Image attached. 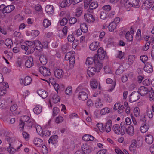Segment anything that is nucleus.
I'll list each match as a JSON object with an SVG mask.
<instances>
[{"mask_svg": "<svg viewBox=\"0 0 154 154\" xmlns=\"http://www.w3.org/2000/svg\"><path fill=\"white\" fill-rule=\"evenodd\" d=\"M94 62L95 67H89L87 70L88 75L90 77H92L96 72H98L102 68V64L98 59L97 55L94 56Z\"/></svg>", "mask_w": 154, "mask_h": 154, "instance_id": "f257e3e1", "label": "nucleus"}, {"mask_svg": "<svg viewBox=\"0 0 154 154\" xmlns=\"http://www.w3.org/2000/svg\"><path fill=\"white\" fill-rule=\"evenodd\" d=\"M139 93L137 91L132 92L129 96V101L131 102H134L137 101L140 98Z\"/></svg>", "mask_w": 154, "mask_h": 154, "instance_id": "f03ea898", "label": "nucleus"}, {"mask_svg": "<svg viewBox=\"0 0 154 154\" xmlns=\"http://www.w3.org/2000/svg\"><path fill=\"white\" fill-rule=\"evenodd\" d=\"M112 129L115 133L117 134L123 135L125 133V130H122L119 124H115L113 127Z\"/></svg>", "mask_w": 154, "mask_h": 154, "instance_id": "7ed1b4c3", "label": "nucleus"}, {"mask_svg": "<svg viewBox=\"0 0 154 154\" xmlns=\"http://www.w3.org/2000/svg\"><path fill=\"white\" fill-rule=\"evenodd\" d=\"M39 72L44 76H49L51 74L49 69L45 66H41L39 69Z\"/></svg>", "mask_w": 154, "mask_h": 154, "instance_id": "20e7f679", "label": "nucleus"}, {"mask_svg": "<svg viewBox=\"0 0 154 154\" xmlns=\"http://www.w3.org/2000/svg\"><path fill=\"white\" fill-rule=\"evenodd\" d=\"M106 82L108 84H112L110 87L111 88L108 90V91H111L115 88L116 83V80L113 81L111 79L108 78L106 79Z\"/></svg>", "mask_w": 154, "mask_h": 154, "instance_id": "39448f33", "label": "nucleus"}, {"mask_svg": "<svg viewBox=\"0 0 154 154\" xmlns=\"http://www.w3.org/2000/svg\"><path fill=\"white\" fill-rule=\"evenodd\" d=\"M149 90L145 86H141L140 87L138 90V93L141 96H144L148 92Z\"/></svg>", "mask_w": 154, "mask_h": 154, "instance_id": "423d86ee", "label": "nucleus"}, {"mask_svg": "<svg viewBox=\"0 0 154 154\" xmlns=\"http://www.w3.org/2000/svg\"><path fill=\"white\" fill-rule=\"evenodd\" d=\"M74 2H75V0H64L62 1L60 5L62 8L69 7L72 3L74 4Z\"/></svg>", "mask_w": 154, "mask_h": 154, "instance_id": "0eeeda50", "label": "nucleus"}, {"mask_svg": "<svg viewBox=\"0 0 154 154\" xmlns=\"http://www.w3.org/2000/svg\"><path fill=\"white\" fill-rule=\"evenodd\" d=\"M82 151L85 154H88L91 151V148L87 144H83L81 147Z\"/></svg>", "mask_w": 154, "mask_h": 154, "instance_id": "6e6552de", "label": "nucleus"}, {"mask_svg": "<svg viewBox=\"0 0 154 154\" xmlns=\"http://www.w3.org/2000/svg\"><path fill=\"white\" fill-rule=\"evenodd\" d=\"M85 20L89 23H92L95 21V19L93 16L89 14H85L84 16Z\"/></svg>", "mask_w": 154, "mask_h": 154, "instance_id": "1a4fd4ad", "label": "nucleus"}, {"mask_svg": "<svg viewBox=\"0 0 154 154\" xmlns=\"http://www.w3.org/2000/svg\"><path fill=\"white\" fill-rule=\"evenodd\" d=\"M64 72L63 70L60 69H56L54 72L55 76L57 78L60 79L63 76Z\"/></svg>", "mask_w": 154, "mask_h": 154, "instance_id": "9d476101", "label": "nucleus"}, {"mask_svg": "<svg viewBox=\"0 0 154 154\" xmlns=\"http://www.w3.org/2000/svg\"><path fill=\"white\" fill-rule=\"evenodd\" d=\"M78 97L79 100L85 101L88 98V95L85 92L81 91L79 93Z\"/></svg>", "mask_w": 154, "mask_h": 154, "instance_id": "9b49d317", "label": "nucleus"}, {"mask_svg": "<svg viewBox=\"0 0 154 154\" xmlns=\"http://www.w3.org/2000/svg\"><path fill=\"white\" fill-rule=\"evenodd\" d=\"M100 46L99 42H94L90 44L89 48L92 51L96 50Z\"/></svg>", "mask_w": 154, "mask_h": 154, "instance_id": "f8f14e48", "label": "nucleus"}, {"mask_svg": "<svg viewBox=\"0 0 154 154\" xmlns=\"http://www.w3.org/2000/svg\"><path fill=\"white\" fill-rule=\"evenodd\" d=\"M144 70L146 72L151 73L153 71V67L150 62H148L144 67Z\"/></svg>", "mask_w": 154, "mask_h": 154, "instance_id": "ddd939ff", "label": "nucleus"}, {"mask_svg": "<svg viewBox=\"0 0 154 154\" xmlns=\"http://www.w3.org/2000/svg\"><path fill=\"white\" fill-rule=\"evenodd\" d=\"M34 63L33 58L32 57H29L26 62L25 65L26 67L29 68L33 66Z\"/></svg>", "mask_w": 154, "mask_h": 154, "instance_id": "4468645a", "label": "nucleus"}, {"mask_svg": "<svg viewBox=\"0 0 154 154\" xmlns=\"http://www.w3.org/2000/svg\"><path fill=\"white\" fill-rule=\"evenodd\" d=\"M137 146V143L136 140H132L131 144L129 146V150L131 152H134L136 150L135 148Z\"/></svg>", "mask_w": 154, "mask_h": 154, "instance_id": "2eb2a0df", "label": "nucleus"}, {"mask_svg": "<svg viewBox=\"0 0 154 154\" xmlns=\"http://www.w3.org/2000/svg\"><path fill=\"white\" fill-rule=\"evenodd\" d=\"M99 83L97 82V80L95 79H93L90 81V85L92 89L96 88Z\"/></svg>", "mask_w": 154, "mask_h": 154, "instance_id": "dca6fc26", "label": "nucleus"}, {"mask_svg": "<svg viewBox=\"0 0 154 154\" xmlns=\"http://www.w3.org/2000/svg\"><path fill=\"white\" fill-rule=\"evenodd\" d=\"M22 146V144H21L18 147H16L15 146H14V147H13L11 146V144H9V147L7 148V150L10 152H14L17 151V150H18Z\"/></svg>", "mask_w": 154, "mask_h": 154, "instance_id": "f3484780", "label": "nucleus"}, {"mask_svg": "<svg viewBox=\"0 0 154 154\" xmlns=\"http://www.w3.org/2000/svg\"><path fill=\"white\" fill-rule=\"evenodd\" d=\"M38 94L43 99L46 98L48 96V92L42 89L38 91Z\"/></svg>", "mask_w": 154, "mask_h": 154, "instance_id": "a211bd4d", "label": "nucleus"}, {"mask_svg": "<svg viewBox=\"0 0 154 154\" xmlns=\"http://www.w3.org/2000/svg\"><path fill=\"white\" fill-rule=\"evenodd\" d=\"M126 133L129 135L132 136L134 132V128L132 125L129 126L128 128L126 129Z\"/></svg>", "mask_w": 154, "mask_h": 154, "instance_id": "6ab92c4d", "label": "nucleus"}, {"mask_svg": "<svg viewBox=\"0 0 154 154\" xmlns=\"http://www.w3.org/2000/svg\"><path fill=\"white\" fill-rule=\"evenodd\" d=\"M112 123V122L111 120H109L107 121L106 124L104 129L106 132H109L111 131Z\"/></svg>", "mask_w": 154, "mask_h": 154, "instance_id": "aec40b11", "label": "nucleus"}, {"mask_svg": "<svg viewBox=\"0 0 154 154\" xmlns=\"http://www.w3.org/2000/svg\"><path fill=\"white\" fill-rule=\"evenodd\" d=\"M34 45L36 50H40L43 47L42 45L41 44L40 42L38 40L34 41Z\"/></svg>", "mask_w": 154, "mask_h": 154, "instance_id": "412c9836", "label": "nucleus"}, {"mask_svg": "<svg viewBox=\"0 0 154 154\" xmlns=\"http://www.w3.org/2000/svg\"><path fill=\"white\" fill-rule=\"evenodd\" d=\"M145 141L147 144H151L153 142V137L151 134L147 135L146 137Z\"/></svg>", "mask_w": 154, "mask_h": 154, "instance_id": "4be33fe9", "label": "nucleus"}, {"mask_svg": "<svg viewBox=\"0 0 154 154\" xmlns=\"http://www.w3.org/2000/svg\"><path fill=\"white\" fill-rule=\"evenodd\" d=\"M53 6L51 5H47L45 8L46 12L49 14H52L54 11Z\"/></svg>", "mask_w": 154, "mask_h": 154, "instance_id": "5701e85b", "label": "nucleus"}, {"mask_svg": "<svg viewBox=\"0 0 154 154\" xmlns=\"http://www.w3.org/2000/svg\"><path fill=\"white\" fill-rule=\"evenodd\" d=\"M34 143L37 147H41L43 144V141L40 139L36 138L33 140Z\"/></svg>", "mask_w": 154, "mask_h": 154, "instance_id": "b1692460", "label": "nucleus"}, {"mask_svg": "<svg viewBox=\"0 0 154 154\" xmlns=\"http://www.w3.org/2000/svg\"><path fill=\"white\" fill-rule=\"evenodd\" d=\"M149 128V125L146 124H145L144 122L143 124V125L141 126L140 129L142 133H145L148 130Z\"/></svg>", "mask_w": 154, "mask_h": 154, "instance_id": "393cba45", "label": "nucleus"}, {"mask_svg": "<svg viewBox=\"0 0 154 154\" xmlns=\"http://www.w3.org/2000/svg\"><path fill=\"white\" fill-rule=\"evenodd\" d=\"M117 26L116 23L114 22H111L109 26V30L111 32L114 31Z\"/></svg>", "mask_w": 154, "mask_h": 154, "instance_id": "a878e982", "label": "nucleus"}, {"mask_svg": "<svg viewBox=\"0 0 154 154\" xmlns=\"http://www.w3.org/2000/svg\"><path fill=\"white\" fill-rule=\"evenodd\" d=\"M58 138V136L57 135H54L51 136L49 139L48 142L49 143H51L52 144L55 143V141Z\"/></svg>", "mask_w": 154, "mask_h": 154, "instance_id": "bb28decb", "label": "nucleus"}, {"mask_svg": "<svg viewBox=\"0 0 154 154\" xmlns=\"http://www.w3.org/2000/svg\"><path fill=\"white\" fill-rule=\"evenodd\" d=\"M23 81V83L24 85H29L31 83L32 79L29 76H26L25 78Z\"/></svg>", "mask_w": 154, "mask_h": 154, "instance_id": "cd10ccee", "label": "nucleus"}, {"mask_svg": "<svg viewBox=\"0 0 154 154\" xmlns=\"http://www.w3.org/2000/svg\"><path fill=\"white\" fill-rule=\"evenodd\" d=\"M42 107L38 106H36L33 109V111L36 114H39L42 112Z\"/></svg>", "mask_w": 154, "mask_h": 154, "instance_id": "c85d7f7f", "label": "nucleus"}, {"mask_svg": "<svg viewBox=\"0 0 154 154\" xmlns=\"http://www.w3.org/2000/svg\"><path fill=\"white\" fill-rule=\"evenodd\" d=\"M15 8V7L13 5H9L6 7L5 13H8L12 11Z\"/></svg>", "mask_w": 154, "mask_h": 154, "instance_id": "c756f323", "label": "nucleus"}, {"mask_svg": "<svg viewBox=\"0 0 154 154\" xmlns=\"http://www.w3.org/2000/svg\"><path fill=\"white\" fill-rule=\"evenodd\" d=\"M51 131L48 130H45L42 131L40 135L43 137H46L49 136L51 134Z\"/></svg>", "mask_w": 154, "mask_h": 154, "instance_id": "7c9ffc66", "label": "nucleus"}, {"mask_svg": "<svg viewBox=\"0 0 154 154\" xmlns=\"http://www.w3.org/2000/svg\"><path fill=\"white\" fill-rule=\"evenodd\" d=\"M39 60L41 63L43 65H45L47 63V58L44 55H41L40 56Z\"/></svg>", "mask_w": 154, "mask_h": 154, "instance_id": "2f4dec72", "label": "nucleus"}, {"mask_svg": "<svg viewBox=\"0 0 154 154\" xmlns=\"http://www.w3.org/2000/svg\"><path fill=\"white\" fill-rule=\"evenodd\" d=\"M101 101V99L100 98L96 100L95 103V106L97 108H99L103 106V105Z\"/></svg>", "mask_w": 154, "mask_h": 154, "instance_id": "473e14b6", "label": "nucleus"}, {"mask_svg": "<svg viewBox=\"0 0 154 154\" xmlns=\"http://www.w3.org/2000/svg\"><path fill=\"white\" fill-rule=\"evenodd\" d=\"M125 37L128 41H132L133 40V36L130 34L129 31L127 32L125 34Z\"/></svg>", "mask_w": 154, "mask_h": 154, "instance_id": "72a5a7b5", "label": "nucleus"}, {"mask_svg": "<svg viewBox=\"0 0 154 154\" xmlns=\"http://www.w3.org/2000/svg\"><path fill=\"white\" fill-rule=\"evenodd\" d=\"M25 124L26 126L28 127L29 129H31L34 125V122L30 120L27 121Z\"/></svg>", "mask_w": 154, "mask_h": 154, "instance_id": "f704fd0d", "label": "nucleus"}, {"mask_svg": "<svg viewBox=\"0 0 154 154\" xmlns=\"http://www.w3.org/2000/svg\"><path fill=\"white\" fill-rule=\"evenodd\" d=\"M80 28L81 31L84 33L88 31V29L87 26L84 23H82L80 25Z\"/></svg>", "mask_w": 154, "mask_h": 154, "instance_id": "c9c22d12", "label": "nucleus"}, {"mask_svg": "<svg viewBox=\"0 0 154 154\" xmlns=\"http://www.w3.org/2000/svg\"><path fill=\"white\" fill-rule=\"evenodd\" d=\"M25 122L23 121L21 119H20L18 127L19 128H20V130H22V131H23L24 126L25 125Z\"/></svg>", "mask_w": 154, "mask_h": 154, "instance_id": "e433bc0d", "label": "nucleus"}, {"mask_svg": "<svg viewBox=\"0 0 154 154\" xmlns=\"http://www.w3.org/2000/svg\"><path fill=\"white\" fill-rule=\"evenodd\" d=\"M98 6L97 2H92L90 4L89 8L90 9H93L96 8Z\"/></svg>", "mask_w": 154, "mask_h": 154, "instance_id": "4c0bfd02", "label": "nucleus"}, {"mask_svg": "<svg viewBox=\"0 0 154 154\" xmlns=\"http://www.w3.org/2000/svg\"><path fill=\"white\" fill-rule=\"evenodd\" d=\"M110 110L109 109L107 108L106 107L102 109L100 111V113L102 115H105L106 113H108L110 112Z\"/></svg>", "mask_w": 154, "mask_h": 154, "instance_id": "58836bf2", "label": "nucleus"}, {"mask_svg": "<svg viewBox=\"0 0 154 154\" xmlns=\"http://www.w3.org/2000/svg\"><path fill=\"white\" fill-rule=\"evenodd\" d=\"M34 46H30L28 47L29 50H27L25 52V54L27 55H29V54L32 53L35 51Z\"/></svg>", "mask_w": 154, "mask_h": 154, "instance_id": "ea45409f", "label": "nucleus"}, {"mask_svg": "<svg viewBox=\"0 0 154 154\" xmlns=\"http://www.w3.org/2000/svg\"><path fill=\"white\" fill-rule=\"evenodd\" d=\"M52 99L54 103H57L60 101V99L59 96L55 94L53 95Z\"/></svg>", "mask_w": 154, "mask_h": 154, "instance_id": "a19ab883", "label": "nucleus"}, {"mask_svg": "<svg viewBox=\"0 0 154 154\" xmlns=\"http://www.w3.org/2000/svg\"><path fill=\"white\" fill-rule=\"evenodd\" d=\"M132 7L137 8L139 7V3L137 0H129Z\"/></svg>", "mask_w": 154, "mask_h": 154, "instance_id": "79ce46f5", "label": "nucleus"}, {"mask_svg": "<svg viewBox=\"0 0 154 154\" xmlns=\"http://www.w3.org/2000/svg\"><path fill=\"white\" fill-rule=\"evenodd\" d=\"M82 10L81 8H78L76 9V11L75 13V16L79 17L82 13Z\"/></svg>", "mask_w": 154, "mask_h": 154, "instance_id": "37998d69", "label": "nucleus"}, {"mask_svg": "<svg viewBox=\"0 0 154 154\" xmlns=\"http://www.w3.org/2000/svg\"><path fill=\"white\" fill-rule=\"evenodd\" d=\"M43 23L44 26L45 28L48 27L51 24L50 21L47 19H45L44 20Z\"/></svg>", "mask_w": 154, "mask_h": 154, "instance_id": "c03bdc74", "label": "nucleus"}, {"mask_svg": "<svg viewBox=\"0 0 154 154\" xmlns=\"http://www.w3.org/2000/svg\"><path fill=\"white\" fill-rule=\"evenodd\" d=\"M106 55V53L105 52L102 53H100L98 54L97 55H95V56L97 55L98 57V58L99 57L100 60H102L104 59Z\"/></svg>", "mask_w": 154, "mask_h": 154, "instance_id": "a18cd8bd", "label": "nucleus"}, {"mask_svg": "<svg viewBox=\"0 0 154 154\" xmlns=\"http://www.w3.org/2000/svg\"><path fill=\"white\" fill-rule=\"evenodd\" d=\"M94 61V58H93L88 57L87 58L86 61V64L89 65L92 64Z\"/></svg>", "mask_w": 154, "mask_h": 154, "instance_id": "49530a36", "label": "nucleus"}, {"mask_svg": "<svg viewBox=\"0 0 154 154\" xmlns=\"http://www.w3.org/2000/svg\"><path fill=\"white\" fill-rule=\"evenodd\" d=\"M35 128L37 132L40 135L43 131L42 127L40 126L37 125L35 126Z\"/></svg>", "mask_w": 154, "mask_h": 154, "instance_id": "de8ad7c7", "label": "nucleus"}, {"mask_svg": "<svg viewBox=\"0 0 154 154\" xmlns=\"http://www.w3.org/2000/svg\"><path fill=\"white\" fill-rule=\"evenodd\" d=\"M150 43L151 42L150 41H149L147 42L145 44V45L143 47L142 50L144 51H146L149 48Z\"/></svg>", "mask_w": 154, "mask_h": 154, "instance_id": "09e8293b", "label": "nucleus"}, {"mask_svg": "<svg viewBox=\"0 0 154 154\" xmlns=\"http://www.w3.org/2000/svg\"><path fill=\"white\" fill-rule=\"evenodd\" d=\"M75 58L73 56H70L69 59V64L72 65V66H73V65L75 63Z\"/></svg>", "mask_w": 154, "mask_h": 154, "instance_id": "8fccbe9b", "label": "nucleus"}, {"mask_svg": "<svg viewBox=\"0 0 154 154\" xmlns=\"http://www.w3.org/2000/svg\"><path fill=\"white\" fill-rule=\"evenodd\" d=\"M23 137L27 140H29L30 135L25 131H23L22 133Z\"/></svg>", "mask_w": 154, "mask_h": 154, "instance_id": "3c124183", "label": "nucleus"}, {"mask_svg": "<svg viewBox=\"0 0 154 154\" xmlns=\"http://www.w3.org/2000/svg\"><path fill=\"white\" fill-rule=\"evenodd\" d=\"M59 112V109L57 107H54L53 109V116H56Z\"/></svg>", "mask_w": 154, "mask_h": 154, "instance_id": "603ef678", "label": "nucleus"}, {"mask_svg": "<svg viewBox=\"0 0 154 154\" xmlns=\"http://www.w3.org/2000/svg\"><path fill=\"white\" fill-rule=\"evenodd\" d=\"M68 20L66 18H63L60 21V24L62 26L65 25L67 23Z\"/></svg>", "mask_w": 154, "mask_h": 154, "instance_id": "864d4df0", "label": "nucleus"}, {"mask_svg": "<svg viewBox=\"0 0 154 154\" xmlns=\"http://www.w3.org/2000/svg\"><path fill=\"white\" fill-rule=\"evenodd\" d=\"M134 115L136 117H137L139 115V108L137 107H135L134 110Z\"/></svg>", "mask_w": 154, "mask_h": 154, "instance_id": "5fc2aeb1", "label": "nucleus"}, {"mask_svg": "<svg viewBox=\"0 0 154 154\" xmlns=\"http://www.w3.org/2000/svg\"><path fill=\"white\" fill-rule=\"evenodd\" d=\"M148 57L146 55L141 56L140 57V60L144 63L148 60Z\"/></svg>", "mask_w": 154, "mask_h": 154, "instance_id": "6e6d98bb", "label": "nucleus"}, {"mask_svg": "<svg viewBox=\"0 0 154 154\" xmlns=\"http://www.w3.org/2000/svg\"><path fill=\"white\" fill-rule=\"evenodd\" d=\"M72 87L71 86H69L66 89L65 92L66 94L70 95L72 94Z\"/></svg>", "mask_w": 154, "mask_h": 154, "instance_id": "4d7b16f0", "label": "nucleus"}, {"mask_svg": "<svg viewBox=\"0 0 154 154\" xmlns=\"http://www.w3.org/2000/svg\"><path fill=\"white\" fill-rule=\"evenodd\" d=\"M12 44V41L11 39L6 40L5 41V44L7 46V47L10 48L11 47V43Z\"/></svg>", "mask_w": 154, "mask_h": 154, "instance_id": "13d9d810", "label": "nucleus"}, {"mask_svg": "<svg viewBox=\"0 0 154 154\" xmlns=\"http://www.w3.org/2000/svg\"><path fill=\"white\" fill-rule=\"evenodd\" d=\"M77 22V19L75 17L70 18L69 20V23L71 24H74Z\"/></svg>", "mask_w": 154, "mask_h": 154, "instance_id": "bf43d9fd", "label": "nucleus"}, {"mask_svg": "<svg viewBox=\"0 0 154 154\" xmlns=\"http://www.w3.org/2000/svg\"><path fill=\"white\" fill-rule=\"evenodd\" d=\"M63 120V118L62 117L58 116L56 118L55 122L57 123H60L62 122Z\"/></svg>", "mask_w": 154, "mask_h": 154, "instance_id": "052dcab7", "label": "nucleus"}, {"mask_svg": "<svg viewBox=\"0 0 154 154\" xmlns=\"http://www.w3.org/2000/svg\"><path fill=\"white\" fill-rule=\"evenodd\" d=\"M129 0H127L124 4V6L127 8L132 7Z\"/></svg>", "mask_w": 154, "mask_h": 154, "instance_id": "680f3d73", "label": "nucleus"}, {"mask_svg": "<svg viewBox=\"0 0 154 154\" xmlns=\"http://www.w3.org/2000/svg\"><path fill=\"white\" fill-rule=\"evenodd\" d=\"M97 126L101 132L103 131L104 128L103 127V125L102 123H98L97 125Z\"/></svg>", "mask_w": 154, "mask_h": 154, "instance_id": "e2e57ef3", "label": "nucleus"}, {"mask_svg": "<svg viewBox=\"0 0 154 154\" xmlns=\"http://www.w3.org/2000/svg\"><path fill=\"white\" fill-rule=\"evenodd\" d=\"M92 0H85L84 1V4L85 9H86L88 7L89 5Z\"/></svg>", "mask_w": 154, "mask_h": 154, "instance_id": "0e129e2a", "label": "nucleus"}, {"mask_svg": "<svg viewBox=\"0 0 154 154\" xmlns=\"http://www.w3.org/2000/svg\"><path fill=\"white\" fill-rule=\"evenodd\" d=\"M68 40L69 42H72L74 41L75 38L73 35H70L68 37Z\"/></svg>", "mask_w": 154, "mask_h": 154, "instance_id": "69168bd1", "label": "nucleus"}, {"mask_svg": "<svg viewBox=\"0 0 154 154\" xmlns=\"http://www.w3.org/2000/svg\"><path fill=\"white\" fill-rule=\"evenodd\" d=\"M141 33V30L140 29H138L136 35V38L138 40H139L140 39Z\"/></svg>", "mask_w": 154, "mask_h": 154, "instance_id": "338daca9", "label": "nucleus"}, {"mask_svg": "<svg viewBox=\"0 0 154 154\" xmlns=\"http://www.w3.org/2000/svg\"><path fill=\"white\" fill-rule=\"evenodd\" d=\"M152 91V92L150 91L149 92V100H152L154 99V91Z\"/></svg>", "mask_w": 154, "mask_h": 154, "instance_id": "774afa93", "label": "nucleus"}]
</instances>
